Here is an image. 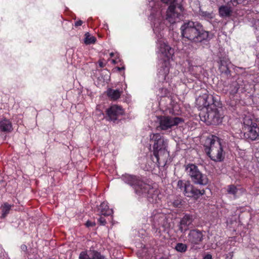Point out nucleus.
I'll use <instances>...</instances> for the list:
<instances>
[{"label": "nucleus", "instance_id": "1", "mask_svg": "<svg viewBox=\"0 0 259 259\" xmlns=\"http://www.w3.org/2000/svg\"><path fill=\"white\" fill-rule=\"evenodd\" d=\"M200 106L204 108L199 113L200 119L208 125H218L222 123L223 116L217 108L212 95L204 94L197 99Z\"/></svg>", "mask_w": 259, "mask_h": 259}, {"label": "nucleus", "instance_id": "2", "mask_svg": "<svg viewBox=\"0 0 259 259\" xmlns=\"http://www.w3.org/2000/svg\"><path fill=\"white\" fill-rule=\"evenodd\" d=\"M180 29L182 36L193 43L201 42L209 37V32L205 30L198 22L188 21L181 26Z\"/></svg>", "mask_w": 259, "mask_h": 259}, {"label": "nucleus", "instance_id": "3", "mask_svg": "<svg viewBox=\"0 0 259 259\" xmlns=\"http://www.w3.org/2000/svg\"><path fill=\"white\" fill-rule=\"evenodd\" d=\"M122 180L124 183L132 186L135 193L139 196H147L149 201L150 199L156 198L157 194H153L154 190L151 186L145 183L136 176L125 175L122 176ZM153 202V201H152Z\"/></svg>", "mask_w": 259, "mask_h": 259}, {"label": "nucleus", "instance_id": "4", "mask_svg": "<svg viewBox=\"0 0 259 259\" xmlns=\"http://www.w3.org/2000/svg\"><path fill=\"white\" fill-rule=\"evenodd\" d=\"M209 146H206L205 151L210 159L215 162L222 161L224 159V154L221 140L217 137H212L207 139Z\"/></svg>", "mask_w": 259, "mask_h": 259}, {"label": "nucleus", "instance_id": "5", "mask_svg": "<svg viewBox=\"0 0 259 259\" xmlns=\"http://www.w3.org/2000/svg\"><path fill=\"white\" fill-rule=\"evenodd\" d=\"M185 171L194 184L206 186L208 184L209 179L207 176L203 174L196 165L193 163L186 165Z\"/></svg>", "mask_w": 259, "mask_h": 259}, {"label": "nucleus", "instance_id": "6", "mask_svg": "<svg viewBox=\"0 0 259 259\" xmlns=\"http://www.w3.org/2000/svg\"><path fill=\"white\" fill-rule=\"evenodd\" d=\"M150 141L154 142L153 155L158 162L160 156L166 154V142L159 134H153L150 136Z\"/></svg>", "mask_w": 259, "mask_h": 259}, {"label": "nucleus", "instance_id": "7", "mask_svg": "<svg viewBox=\"0 0 259 259\" xmlns=\"http://www.w3.org/2000/svg\"><path fill=\"white\" fill-rule=\"evenodd\" d=\"M204 235L203 232L197 229L190 230L188 236V242L191 245V249L196 250L198 248L197 245H199L204 239Z\"/></svg>", "mask_w": 259, "mask_h": 259}, {"label": "nucleus", "instance_id": "8", "mask_svg": "<svg viewBox=\"0 0 259 259\" xmlns=\"http://www.w3.org/2000/svg\"><path fill=\"white\" fill-rule=\"evenodd\" d=\"M159 119V127L162 130H167L183 122L182 118L178 117L162 116Z\"/></svg>", "mask_w": 259, "mask_h": 259}, {"label": "nucleus", "instance_id": "9", "mask_svg": "<svg viewBox=\"0 0 259 259\" xmlns=\"http://www.w3.org/2000/svg\"><path fill=\"white\" fill-rule=\"evenodd\" d=\"M204 194L205 190L204 189H198L194 186L191 184L189 182H188V185L185 189V193L184 194L186 196L197 199Z\"/></svg>", "mask_w": 259, "mask_h": 259}, {"label": "nucleus", "instance_id": "10", "mask_svg": "<svg viewBox=\"0 0 259 259\" xmlns=\"http://www.w3.org/2000/svg\"><path fill=\"white\" fill-rule=\"evenodd\" d=\"M195 217L191 214H185L181 219L179 224V230L182 233H185L189 230V227L192 225Z\"/></svg>", "mask_w": 259, "mask_h": 259}, {"label": "nucleus", "instance_id": "11", "mask_svg": "<svg viewBox=\"0 0 259 259\" xmlns=\"http://www.w3.org/2000/svg\"><path fill=\"white\" fill-rule=\"evenodd\" d=\"M107 114L109 120L115 122L119 116L123 114V110L121 107L114 105L107 110Z\"/></svg>", "mask_w": 259, "mask_h": 259}, {"label": "nucleus", "instance_id": "12", "mask_svg": "<svg viewBox=\"0 0 259 259\" xmlns=\"http://www.w3.org/2000/svg\"><path fill=\"white\" fill-rule=\"evenodd\" d=\"M247 128L248 131L245 132L244 135L245 137L252 141L255 140L259 136V127L257 126L255 123L251 122L250 126L245 127Z\"/></svg>", "mask_w": 259, "mask_h": 259}, {"label": "nucleus", "instance_id": "13", "mask_svg": "<svg viewBox=\"0 0 259 259\" xmlns=\"http://www.w3.org/2000/svg\"><path fill=\"white\" fill-rule=\"evenodd\" d=\"M219 69L222 73L228 75L230 74L229 65L231 64L229 59L223 57L220 58Z\"/></svg>", "mask_w": 259, "mask_h": 259}, {"label": "nucleus", "instance_id": "14", "mask_svg": "<svg viewBox=\"0 0 259 259\" xmlns=\"http://www.w3.org/2000/svg\"><path fill=\"white\" fill-rule=\"evenodd\" d=\"M175 5H170L167 11L166 19L171 24L175 23L176 19L178 18L179 14L175 12Z\"/></svg>", "mask_w": 259, "mask_h": 259}, {"label": "nucleus", "instance_id": "15", "mask_svg": "<svg viewBox=\"0 0 259 259\" xmlns=\"http://www.w3.org/2000/svg\"><path fill=\"white\" fill-rule=\"evenodd\" d=\"M12 130V125L9 120L4 118L0 121L1 131L4 132H10Z\"/></svg>", "mask_w": 259, "mask_h": 259}, {"label": "nucleus", "instance_id": "16", "mask_svg": "<svg viewBox=\"0 0 259 259\" xmlns=\"http://www.w3.org/2000/svg\"><path fill=\"white\" fill-rule=\"evenodd\" d=\"M98 209L101 215L109 216L113 213L112 209H109L107 203L104 202L100 204Z\"/></svg>", "mask_w": 259, "mask_h": 259}, {"label": "nucleus", "instance_id": "17", "mask_svg": "<svg viewBox=\"0 0 259 259\" xmlns=\"http://www.w3.org/2000/svg\"><path fill=\"white\" fill-rule=\"evenodd\" d=\"M79 259H105V257L102 255L100 253L95 251L94 252L93 256L90 257L88 254L82 251L80 252L79 256Z\"/></svg>", "mask_w": 259, "mask_h": 259}, {"label": "nucleus", "instance_id": "18", "mask_svg": "<svg viewBox=\"0 0 259 259\" xmlns=\"http://www.w3.org/2000/svg\"><path fill=\"white\" fill-rule=\"evenodd\" d=\"M160 51L167 57H169L173 54V50L170 46L165 43L160 45Z\"/></svg>", "mask_w": 259, "mask_h": 259}, {"label": "nucleus", "instance_id": "19", "mask_svg": "<svg viewBox=\"0 0 259 259\" xmlns=\"http://www.w3.org/2000/svg\"><path fill=\"white\" fill-rule=\"evenodd\" d=\"M121 92L118 90L109 89L107 91V96L113 100H116L121 96Z\"/></svg>", "mask_w": 259, "mask_h": 259}, {"label": "nucleus", "instance_id": "20", "mask_svg": "<svg viewBox=\"0 0 259 259\" xmlns=\"http://www.w3.org/2000/svg\"><path fill=\"white\" fill-rule=\"evenodd\" d=\"M219 12L220 16L222 17H229L231 14L232 10L227 6H222L219 8Z\"/></svg>", "mask_w": 259, "mask_h": 259}, {"label": "nucleus", "instance_id": "21", "mask_svg": "<svg viewBox=\"0 0 259 259\" xmlns=\"http://www.w3.org/2000/svg\"><path fill=\"white\" fill-rule=\"evenodd\" d=\"M11 208V205H9L8 203H4V204L2 206V217L3 218H5L6 217V215L9 213Z\"/></svg>", "mask_w": 259, "mask_h": 259}, {"label": "nucleus", "instance_id": "22", "mask_svg": "<svg viewBox=\"0 0 259 259\" xmlns=\"http://www.w3.org/2000/svg\"><path fill=\"white\" fill-rule=\"evenodd\" d=\"M96 38L92 36H91L89 32L85 34L84 43L87 45H90L95 42Z\"/></svg>", "mask_w": 259, "mask_h": 259}, {"label": "nucleus", "instance_id": "23", "mask_svg": "<svg viewBox=\"0 0 259 259\" xmlns=\"http://www.w3.org/2000/svg\"><path fill=\"white\" fill-rule=\"evenodd\" d=\"M177 251L180 252H185L187 249V245L182 243H178L175 246Z\"/></svg>", "mask_w": 259, "mask_h": 259}, {"label": "nucleus", "instance_id": "24", "mask_svg": "<svg viewBox=\"0 0 259 259\" xmlns=\"http://www.w3.org/2000/svg\"><path fill=\"white\" fill-rule=\"evenodd\" d=\"M188 185V182L187 183H184L182 180H179L177 183L178 187L183 191L184 194L185 193V189Z\"/></svg>", "mask_w": 259, "mask_h": 259}, {"label": "nucleus", "instance_id": "25", "mask_svg": "<svg viewBox=\"0 0 259 259\" xmlns=\"http://www.w3.org/2000/svg\"><path fill=\"white\" fill-rule=\"evenodd\" d=\"M228 193L235 196L238 192V189L233 185H231L228 186Z\"/></svg>", "mask_w": 259, "mask_h": 259}, {"label": "nucleus", "instance_id": "26", "mask_svg": "<svg viewBox=\"0 0 259 259\" xmlns=\"http://www.w3.org/2000/svg\"><path fill=\"white\" fill-rule=\"evenodd\" d=\"M200 15L207 19L212 18V14L206 11H201Z\"/></svg>", "mask_w": 259, "mask_h": 259}, {"label": "nucleus", "instance_id": "27", "mask_svg": "<svg viewBox=\"0 0 259 259\" xmlns=\"http://www.w3.org/2000/svg\"><path fill=\"white\" fill-rule=\"evenodd\" d=\"M98 221L99 222L100 224L102 225H105L106 224V221L105 219L102 216H101L100 218L99 219Z\"/></svg>", "mask_w": 259, "mask_h": 259}, {"label": "nucleus", "instance_id": "28", "mask_svg": "<svg viewBox=\"0 0 259 259\" xmlns=\"http://www.w3.org/2000/svg\"><path fill=\"white\" fill-rule=\"evenodd\" d=\"M161 1L165 4H170V5H174L176 0H161Z\"/></svg>", "mask_w": 259, "mask_h": 259}, {"label": "nucleus", "instance_id": "29", "mask_svg": "<svg viewBox=\"0 0 259 259\" xmlns=\"http://www.w3.org/2000/svg\"><path fill=\"white\" fill-rule=\"evenodd\" d=\"M85 226L87 227H93L95 226V222H92L91 221H88L85 223Z\"/></svg>", "mask_w": 259, "mask_h": 259}, {"label": "nucleus", "instance_id": "30", "mask_svg": "<svg viewBox=\"0 0 259 259\" xmlns=\"http://www.w3.org/2000/svg\"><path fill=\"white\" fill-rule=\"evenodd\" d=\"M233 256V252H230L226 255V259H232Z\"/></svg>", "mask_w": 259, "mask_h": 259}, {"label": "nucleus", "instance_id": "31", "mask_svg": "<svg viewBox=\"0 0 259 259\" xmlns=\"http://www.w3.org/2000/svg\"><path fill=\"white\" fill-rule=\"evenodd\" d=\"M230 3H231L234 6H236L237 5L239 4L238 0H230Z\"/></svg>", "mask_w": 259, "mask_h": 259}, {"label": "nucleus", "instance_id": "32", "mask_svg": "<svg viewBox=\"0 0 259 259\" xmlns=\"http://www.w3.org/2000/svg\"><path fill=\"white\" fill-rule=\"evenodd\" d=\"M82 21L81 20L77 21L75 23V26L77 27V26H80L82 25Z\"/></svg>", "mask_w": 259, "mask_h": 259}, {"label": "nucleus", "instance_id": "33", "mask_svg": "<svg viewBox=\"0 0 259 259\" xmlns=\"http://www.w3.org/2000/svg\"><path fill=\"white\" fill-rule=\"evenodd\" d=\"M21 249H22V250H23V251L24 252H26L27 251V247L26 246V245L23 244V245H22L21 246Z\"/></svg>", "mask_w": 259, "mask_h": 259}, {"label": "nucleus", "instance_id": "34", "mask_svg": "<svg viewBox=\"0 0 259 259\" xmlns=\"http://www.w3.org/2000/svg\"><path fill=\"white\" fill-rule=\"evenodd\" d=\"M203 259H212V256L211 254H208L204 257Z\"/></svg>", "mask_w": 259, "mask_h": 259}, {"label": "nucleus", "instance_id": "35", "mask_svg": "<svg viewBox=\"0 0 259 259\" xmlns=\"http://www.w3.org/2000/svg\"><path fill=\"white\" fill-rule=\"evenodd\" d=\"M99 65L100 67H103L105 66V64H104L102 61H99Z\"/></svg>", "mask_w": 259, "mask_h": 259}, {"label": "nucleus", "instance_id": "36", "mask_svg": "<svg viewBox=\"0 0 259 259\" xmlns=\"http://www.w3.org/2000/svg\"><path fill=\"white\" fill-rule=\"evenodd\" d=\"M239 4L242 3L245 0H238Z\"/></svg>", "mask_w": 259, "mask_h": 259}, {"label": "nucleus", "instance_id": "37", "mask_svg": "<svg viewBox=\"0 0 259 259\" xmlns=\"http://www.w3.org/2000/svg\"><path fill=\"white\" fill-rule=\"evenodd\" d=\"M178 8L182 11V6H179Z\"/></svg>", "mask_w": 259, "mask_h": 259}, {"label": "nucleus", "instance_id": "38", "mask_svg": "<svg viewBox=\"0 0 259 259\" xmlns=\"http://www.w3.org/2000/svg\"><path fill=\"white\" fill-rule=\"evenodd\" d=\"M110 55L111 57H113V53H110Z\"/></svg>", "mask_w": 259, "mask_h": 259}, {"label": "nucleus", "instance_id": "39", "mask_svg": "<svg viewBox=\"0 0 259 259\" xmlns=\"http://www.w3.org/2000/svg\"><path fill=\"white\" fill-rule=\"evenodd\" d=\"M123 68H118V70H121L122 69H123Z\"/></svg>", "mask_w": 259, "mask_h": 259}]
</instances>
